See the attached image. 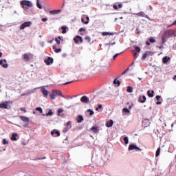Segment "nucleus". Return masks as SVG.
<instances>
[{"mask_svg": "<svg viewBox=\"0 0 176 176\" xmlns=\"http://www.w3.org/2000/svg\"><path fill=\"white\" fill-rule=\"evenodd\" d=\"M21 5L22 6L23 9H25V6H28V8H32V3L28 0L21 1Z\"/></svg>", "mask_w": 176, "mask_h": 176, "instance_id": "obj_2", "label": "nucleus"}, {"mask_svg": "<svg viewBox=\"0 0 176 176\" xmlns=\"http://www.w3.org/2000/svg\"><path fill=\"white\" fill-rule=\"evenodd\" d=\"M69 83H74V80L66 82L63 83V85H69Z\"/></svg>", "mask_w": 176, "mask_h": 176, "instance_id": "obj_51", "label": "nucleus"}, {"mask_svg": "<svg viewBox=\"0 0 176 176\" xmlns=\"http://www.w3.org/2000/svg\"><path fill=\"white\" fill-rule=\"evenodd\" d=\"M147 96L150 97V98H152L153 97H155V91L153 90H148L147 91Z\"/></svg>", "mask_w": 176, "mask_h": 176, "instance_id": "obj_20", "label": "nucleus"}, {"mask_svg": "<svg viewBox=\"0 0 176 176\" xmlns=\"http://www.w3.org/2000/svg\"><path fill=\"white\" fill-rule=\"evenodd\" d=\"M113 45H116V43H106L105 46H113Z\"/></svg>", "mask_w": 176, "mask_h": 176, "instance_id": "obj_46", "label": "nucleus"}, {"mask_svg": "<svg viewBox=\"0 0 176 176\" xmlns=\"http://www.w3.org/2000/svg\"><path fill=\"white\" fill-rule=\"evenodd\" d=\"M82 31H86V29H85V28H80L79 29V32H82Z\"/></svg>", "mask_w": 176, "mask_h": 176, "instance_id": "obj_54", "label": "nucleus"}, {"mask_svg": "<svg viewBox=\"0 0 176 176\" xmlns=\"http://www.w3.org/2000/svg\"><path fill=\"white\" fill-rule=\"evenodd\" d=\"M74 41L75 42V43H83V38H82V36H79V35H76L74 38Z\"/></svg>", "mask_w": 176, "mask_h": 176, "instance_id": "obj_11", "label": "nucleus"}, {"mask_svg": "<svg viewBox=\"0 0 176 176\" xmlns=\"http://www.w3.org/2000/svg\"><path fill=\"white\" fill-rule=\"evenodd\" d=\"M81 21H82V23H83V24H85V23H86V21H85V18H82Z\"/></svg>", "mask_w": 176, "mask_h": 176, "instance_id": "obj_61", "label": "nucleus"}, {"mask_svg": "<svg viewBox=\"0 0 176 176\" xmlns=\"http://www.w3.org/2000/svg\"><path fill=\"white\" fill-rule=\"evenodd\" d=\"M91 131H93L94 133V134H97L100 131V127H98L96 125H94L91 128Z\"/></svg>", "mask_w": 176, "mask_h": 176, "instance_id": "obj_15", "label": "nucleus"}, {"mask_svg": "<svg viewBox=\"0 0 176 176\" xmlns=\"http://www.w3.org/2000/svg\"><path fill=\"white\" fill-rule=\"evenodd\" d=\"M148 41L151 43H155V42H156V39L153 37H150L149 39H148Z\"/></svg>", "mask_w": 176, "mask_h": 176, "instance_id": "obj_36", "label": "nucleus"}, {"mask_svg": "<svg viewBox=\"0 0 176 176\" xmlns=\"http://www.w3.org/2000/svg\"><path fill=\"white\" fill-rule=\"evenodd\" d=\"M32 24V22L31 21L24 22L20 25V30H24L25 28H27V27H31Z\"/></svg>", "mask_w": 176, "mask_h": 176, "instance_id": "obj_9", "label": "nucleus"}, {"mask_svg": "<svg viewBox=\"0 0 176 176\" xmlns=\"http://www.w3.org/2000/svg\"><path fill=\"white\" fill-rule=\"evenodd\" d=\"M52 49L55 52V53H60V52H61V48H57L56 45H53Z\"/></svg>", "mask_w": 176, "mask_h": 176, "instance_id": "obj_28", "label": "nucleus"}, {"mask_svg": "<svg viewBox=\"0 0 176 176\" xmlns=\"http://www.w3.org/2000/svg\"><path fill=\"white\" fill-rule=\"evenodd\" d=\"M23 58L28 61V60H30V56H28L27 54H24Z\"/></svg>", "mask_w": 176, "mask_h": 176, "instance_id": "obj_42", "label": "nucleus"}, {"mask_svg": "<svg viewBox=\"0 0 176 176\" xmlns=\"http://www.w3.org/2000/svg\"><path fill=\"white\" fill-rule=\"evenodd\" d=\"M36 7L38 9H42V5H41V1L39 0H36Z\"/></svg>", "mask_w": 176, "mask_h": 176, "instance_id": "obj_35", "label": "nucleus"}, {"mask_svg": "<svg viewBox=\"0 0 176 176\" xmlns=\"http://www.w3.org/2000/svg\"><path fill=\"white\" fill-rule=\"evenodd\" d=\"M170 60H171V58H170V56H164L162 58V63L163 64H167V63H168V61H170Z\"/></svg>", "mask_w": 176, "mask_h": 176, "instance_id": "obj_18", "label": "nucleus"}, {"mask_svg": "<svg viewBox=\"0 0 176 176\" xmlns=\"http://www.w3.org/2000/svg\"><path fill=\"white\" fill-rule=\"evenodd\" d=\"M138 28L135 30V34H140V31L138 30Z\"/></svg>", "mask_w": 176, "mask_h": 176, "instance_id": "obj_63", "label": "nucleus"}, {"mask_svg": "<svg viewBox=\"0 0 176 176\" xmlns=\"http://www.w3.org/2000/svg\"><path fill=\"white\" fill-rule=\"evenodd\" d=\"M9 144V142L6 139H3V145H6Z\"/></svg>", "mask_w": 176, "mask_h": 176, "instance_id": "obj_47", "label": "nucleus"}, {"mask_svg": "<svg viewBox=\"0 0 176 176\" xmlns=\"http://www.w3.org/2000/svg\"><path fill=\"white\" fill-rule=\"evenodd\" d=\"M21 111L25 113L27 112V110L25 109V108H21Z\"/></svg>", "mask_w": 176, "mask_h": 176, "instance_id": "obj_59", "label": "nucleus"}, {"mask_svg": "<svg viewBox=\"0 0 176 176\" xmlns=\"http://www.w3.org/2000/svg\"><path fill=\"white\" fill-rule=\"evenodd\" d=\"M134 49H135V51H133V57L134 58H138L141 52V48L138 45H134Z\"/></svg>", "mask_w": 176, "mask_h": 176, "instance_id": "obj_5", "label": "nucleus"}, {"mask_svg": "<svg viewBox=\"0 0 176 176\" xmlns=\"http://www.w3.org/2000/svg\"><path fill=\"white\" fill-rule=\"evenodd\" d=\"M115 33L109 32H103L102 35L103 36H107V35H114Z\"/></svg>", "mask_w": 176, "mask_h": 176, "instance_id": "obj_29", "label": "nucleus"}, {"mask_svg": "<svg viewBox=\"0 0 176 176\" xmlns=\"http://www.w3.org/2000/svg\"><path fill=\"white\" fill-rule=\"evenodd\" d=\"M64 112V110L63 109H58V116H61V113H63Z\"/></svg>", "mask_w": 176, "mask_h": 176, "instance_id": "obj_37", "label": "nucleus"}, {"mask_svg": "<svg viewBox=\"0 0 176 176\" xmlns=\"http://www.w3.org/2000/svg\"><path fill=\"white\" fill-rule=\"evenodd\" d=\"M146 46H151V43L149 41H146Z\"/></svg>", "mask_w": 176, "mask_h": 176, "instance_id": "obj_58", "label": "nucleus"}, {"mask_svg": "<svg viewBox=\"0 0 176 176\" xmlns=\"http://www.w3.org/2000/svg\"><path fill=\"white\" fill-rule=\"evenodd\" d=\"M41 93L43 94V97L47 98V96H49V91H47V89H45V87H43L41 89Z\"/></svg>", "mask_w": 176, "mask_h": 176, "instance_id": "obj_16", "label": "nucleus"}, {"mask_svg": "<svg viewBox=\"0 0 176 176\" xmlns=\"http://www.w3.org/2000/svg\"><path fill=\"white\" fill-rule=\"evenodd\" d=\"M113 8L115 9V10H118V5L113 4Z\"/></svg>", "mask_w": 176, "mask_h": 176, "instance_id": "obj_53", "label": "nucleus"}, {"mask_svg": "<svg viewBox=\"0 0 176 176\" xmlns=\"http://www.w3.org/2000/svg\"><path fill=\"white\" fill-rule=\"evenodd\" d=\"M32 93H34V91L30 90V91H28V92H26V94H27V96H28L29 94H32Z\"/></svg>", "mask_w": 176, "mask_h": 176, "instance_id": "obj_50", "label": "nucleus"}, {"mask_svg": "<svg viewBox=\"0 0 176 176\" xmlns=\"http://www.w3.org/2000/svg\"><path fill=\"white\" fill-rule=\"evenodd\" d=\"M51 135H52V137H60V135H61V133H60V131L57 129H54L51 131Z\"/></svg>", "mask_w": 176, "mask_h": 176, "instance_id": "obj_12", "label": "nucleus"}, {"mask_svg": "<svg viewBox=\"0 0 176 176\" xmlns=\"http://www.w3.org/2000/svg\"><path fill=\"white\" fill-rule=\"evenodd\" d=\"M148 56H153V52L151 51H146L145 53L142 54L141 60L144 61L148 57Z\"/></svg>", "mask_w": 176, "mask_h": 176, "instance_id": "obj_8", "label": "nucleus"}, {"mask_svg": "<svg viewBox=\"0 0 176 176\" xmlns=\"http://www.w3.org/2000/svg\"><path fill=\"white\" fill-rule=\"evenodd\" d=\"M164 35L165 36H166V38H170V36H173V35H174V36H175V31L170 30H166L165 31Z\"/></svg>", "mask_w": 176, "mask_h": 176, "instance_id": "obj_6", "label": "nucleus"}, {"mask_svg": "<svg viewBox=\"0 0 176 176\" xmlns=\"http://www.w3.org/2000/svg\"><path fill=\"white\" fill-rule=\"evenodd\" d=\"M123 141H124V144H125L126 145H127V144H129V137L124 136V137L123 138Z\"/></svg>", "mask_w": 176, "mask_h": 176, "instance_id": "obj_33", "label": "nucleus"}, {"mask_svg": "<svg viewBox=\"0 0 176 176\" xmlns=\"http://www.w3.org/2000/svg\"><path fill=\"white\" fill-rule=\"evenodd\" d=\"M85 24H88L89 22L90 21V18H89V16H86L85 17Z\"/></svg>", "mask_w": 176, "mask_h": 176, "instance_id": "obj_44", "label": "nucleus"}, {"mask_svg": "<svg viewBox=\"0 0 176 176\" xmlns=\"http://www.w3.org/2000/svg\"><path fill=\"white\" fill-rule=\"evenodd\" d=\"M9 101H5L4 102L0 103V108L3 109H10V106H9Z\"/></svg>", "mask_w": 176, "mask_h": 176, "instance_id": "obj_7", "label": "nucleus"}, {"mask_svg": "<svg viewBox=\"0 0 176 176\" xmlns=\"http://www.w3.org/2000/svg\"><path fill=\"white\" fill-rule=\"evenodd\" d=\"M133 105H134L133 104L129 105V110L131 109V108H133Z\"/></svg>", "mask_w": 176, "mask_h": 176, "instance_id": "obj_62", "label": "nucleus"}, {"mask_svg": "<svg viewBox=\"0 0 176 176\" xmlns=\"http://www.w3.org/2000/svg\"><path fill=\"white\" fill-rule=\"evenodd\" d=\"M45 159H46V157H40V158L37 159V160H43Z\"/></svg>", "mask_w": 176, "mask_h": 176, "instance_id": "obj_60", "label": "nucleus"}, {"mask_svg": "<svg viewBox=\"0 0 176 176\" xmlns=\"http://www.w3.org/2000/svg\"><path fill=\"white\" fill-rule=\"evenodd\" d=\"M156 47H158L159 49H160V50H162V49H163V44H162L160 46H157Z\"/></svg>", "mask_w": 176, "mask_h": 176, "instance_id": "obj_57", "label": "nucleus"}, {"mask_svg": "<svg viewBox=\"0 0 176 176\" xmlns=\"http://www.w3.org/2000/svg\"><path fill=\"white\" fill-rule=\"evenodd\" d=\"M80 101L83 102V104H88V102L90 101V98L86 96H83L80 98Z\"/></svg>", "mask_w": 176, "mask_h": 176, "instance_id": "obj_13", "label": "nucleus"}, {"mask_svg": "<svg viewBox=\"0 0 176 176\" xmlns=\"http://www.w3.org/2000/svg\"><path fill=\"white\" fill-rule=\"evenodd\" d=\"M70 128H69L68 126H66L64 129H63V133H67L68 131V130H69Z\"/></svg>", "mask_w": 176, "mask_h": 176, "instance_id": "obj_49", "label": "nucleus"}, {"mask_svg": "<svg viewBox=\"0 0 176 176\" xmlns=\"http://www.w3.org/2000/svg\"><path fill=\"white\" fill-rule=\"evenodd\" d=\"M66 125H67L66 127H68L69 129H71V127H72V126H71V121H68V122L66 123Z\"/></svg>", "mask_w": 176, "mask_h": 176, "instance_id": "obj_43", "label": "nucleus"}, {"mask_svg": "<svg viewBox=\"0 0 176 176\" xmlns=\"http://www.w3.org/2000/svg\"><path fill=\"white\" fill-rule=\"evenodd\" d=\"M55 41L56 42L57 45H60V40H58V38H55Z\"/></svg>", "mask_w": 176, "mask_h": 176, "instance_id": "obj_52", "label": "nucleus"}, {"mask_svg": "<svg viewBox=\"0 0 176 176\" xmlns=\"http://www.w3.org/2000/svg\"><path fill=\"white\" fill-rule=\"evenodd\" d=\"M54 62V60L53 58L48 56L47 58L44 60V63L46 64V65H52L53 63Z\"/></svg>", "mask_w": 176, "mask_h": 176, "instance_id": "obj_10", "label": "nucleus"}, {"mask_svg": "<svg viewBox=\"0 0 176 176\" xmlns=\"http://www.w3.org/2000/svg\"><path fill=\"white\" fill-rule=\"evenodd\" d=\"M58 96L63 97V98H65V97L64 96V95H63V92L61 91H58L56 89H53L52 93L50 94L51 100H56V97H58Z\"/></svg>", "mask_w": 176, "mask_h": 176, "instance_id": "obj_1", "label": "nucleus"}, {"mask_svg": "<svg viewBox=\"0 0 176 176\" xmlns=\"http://www.w3.org/2000/svg\"><path fill=\"white\" fill-rule=\"evenodd\" d=\"M106 127H112V126H113V120H109V121H107L105 124Z\"/></svg>", "mask_w": 176, "mask_h": 176, "instance_id": "obj_21", "label": "nucleus"}, {"mask_svg": "<svg viewBox=\"0 0 176 176\" xmlns=\"http://www.w3.org/2000/svg\"><path fill=\"white\" fill-rule=\"evenodd\" d=\"M19 118L21 120H22V122L25 123V125L23 126V127H28V124L30 123V118L24 116H20Z\"/></svg>", "mask_w": 176, "mask_h": 176, "instance_id": "obj_3", "label": "nucleus"}, {"mask_svg": "<svg viewBox=\"0 0 176 176\" xmlns=\"http://www.w3.org/2000/svg\"><path fill=\"white\" fill-rule=\"evenodd\" d=\"M122 111L124 112V113H130V110L127 109V107L123 108Z\"/></svg>", "mask_w": 176, "mask_h": 176, "instance_id": "obj_39", "label": "nucleus"}, {"mask_svg": "<svg viewBox=\"0 0 176 176\" xmlns=\"http://www.w3.org/2000/svg\"><path fill=\"white\" fill-rule=\"evenodd\" d=\"M61 12V10H54L50 11V14H58Z\"/></svg>", "mask_w": 176, "mask_h": 176, "instance_id": "obj_26", "label": "nucleus"}, {"mask_svg": "<svg viewBox=\"0 0 176 176\" xmlns=\"http://www.w3.org/2000/svg\"><path fill=\"white\" fill-rule=\"evenodd\" d=\"M120 54H122V53H117V54H114L113 56V59L115 60L116 58V57H118V56H120Z\"/></svg>", "mask_w": 176, "mask_h": 176, "instance_id": "obj_45", "label": "nucleus"}, {"mask_svg": "<svg viewBox=\"0 0 176 176\" xmlns=\"http://www.w3.org/2000/svg\"><path fill=\"white\" fill-rule=\"evenodd\" d=\"M8 61L6 60V59H1L0 60V65L3 67V68H8V67H9V65L7 64Z\"/></svg>", "mask_w": 176, "mask_h": 176, "instance_id": "obj_14", "label": "nucleus"}, {"mask_svg": "<svg viewBox=\"0 0 176 176\" xmlns=\"http://www.w3.org/2000/svg\"><path fill=\"white\" fill-rule=\"evenodd\" d=\"M36 111H38L40 113H43V110L42 109V107H36Z\"/></svg>", "mask_w": 176, "mask_h": 176, "instance_id": "obj_41", "label": "nucleus"}, {"mask_svg": "<svg viewBox=\"0 0 176 176\" xmlns=\"http://www.w3.org/2000/svg\"><path fill=\"white\" fill-rule=\"evenodd\" d=\"M83 120H85V118H83V116H82V115H78V116L76 117L77 123H82V122H83Z\"/></svg>", "mask_w": 176, "mask_h": 176, "instance_id": "obj_19", "label": "nucleus"}, {"mask_svg": "<svg viewBox=\"0 0 176 176\" xmlns=\"http://www.w3.org/2000/svg\"><path fill=\"white\" fill-rule=\"evenodd\" d=\"M19 134L14 133L12 134L11 136V140L12 141H17V137H18Z\"/></svg>", "mask_w": 176, "mask_h": 176, "instance_id": "obj_24", "label": "nucleus"}, {"mask_svg": "<svg viewBox=\"0 0 176 176\" xmlns=\"http://www.w3.org/2000/svg\"><path fill=\"white\" fill-rule=\"evenodd\" d=\"M160 155V147H159L157 151H156V153H155V157H159V155Z\"/></svg>", "mask_w": 176, "mask_h": 176, "instance_id": "obj_38", "label": "nucleus"}, {"mask_svg": "<svg viewBox=\"0 0 176 176\" xmlns=\"http://www.w3.org/2000/svg\"><path fill=\"white\" fill-rule=\"evenodd\" d=\"M54 113H53V111L52 109H49L48 112L47 113H43V116H52V115Z\"/></svg>", "mask_w": 176, "mask_h": 176, "instance_id": "obj_25", "label": "nucleus"}, {"mask_svg": "<svg viewBox=\"0 0 176 176\" xmlns=\"http://www.w3.org/2000/svg\"><path fill=\"white\" fill-rule=\"evenodd\" d=\"M85 41H87L88 43H90V45H91V43H93V41L91 42V38H90V36H87L85 38Z\"/></svg>", "mask_w": 176, "mask_h": 176, "instance_id": "obj_30", "label": "nucleus"}, {"mask_svg": "<svg viewBox=\"0 0 176 176\" xmlns=\"http://www.w3.org/2000/svg\"><path fill=\"white\" fill-rule=\"evenodd\" d=\"M41 21H43L44 23H45V21H47V18L41 19Z\"/></svg>", "mask_w": 176, "mask_h": 176, "instance_id": "obj_56", "label": "nucleus"}, {"mask_svg": "<svg viewBox=\"0 0 176 176\" xmlns=\"http://www.w3.org/2000/svg\"><path fill=\"white\" fill-rule=\"evenodd\" d=\"M144 17L146 18V19H147L148 20H149L150 21H152V19H151L150 18H149V16H148V15H145L144 16Z\"/></svg>", "mask_w": 176, "mask_h": 176, "instance_id": "obj_55", "label": "nucleus"}, {"mask_svg": "<svg viewBox=\"0 0 176 176\" xmlns=\"http://www.w3.org/2000/svg\"><path fill=\"white\" fill-rule=\"evenodd\" d=\"M134 16H138L139 17H145V16H146V14H145V12L141 11L138 13H134L133 14Z\"/></svg>", "mask_w": 176, "mask_h": 176, "instance_id": "obj_23", "label": "nucleus"}, {"mask_svg": "<svg viewBox=\"0 0 176 176\" xmlns=\"http://www.w3.org/2000/svg\"><path fill=\"white\" fill-rule=\"evenodd\" d=\"M123 7V5L122 3L118 4V8H121Z\"/></svg>", "mask_w": 176, "mask_h": 176, "instance_id": "obj_64", "label": "nucleus"}, {"mask_svg": "<svg viewBox=\"0 0 176 176\" xmlns=\"http://www.w3.org/2000/svg\"><path fill=\"white\" fill-rule=\"evenodd\" d=\"M155 98L157 100V105H160V104H162V101H160L162 99V96L160 95H157L155 96Z\"/></svg>", "mask_w": 176, "mask_h": 176, "instance_id": "obj_22", "label": "nucleus"}, {"mask_svg": "<svg viewBox=\"0 0 176 176\" xmlns=\"http://www.w3.org/2000/svg\"><path fill=\"white\" fill-rule=\"evenodd\" d=\"M139 102L144 104L146 101V96L145 95L140 96L138 99Z\"/></svg>", "mask_w": 176, "mask_h": 176, "instance_id": "obj_17", "label": "nucleus"}, {"mask_svg": "<svg viewBox=\"0 0 176 176\" xmlns=\"http://www.w3.org/2000/svg\"><path fill=\"white\" fill-rule=\"evenodd\" d=\"M126 91H127V93H133V87L128 86L126 87Z\"/></svg>", "mask_w": 176, "mask_h": 176, "instance_id": "obj_31", "label": "nucleus"}, {"mask_svg": "<svg viewBox=\"0 0 176 176\" xmlns=\"http://www.w3.org/2000/svg\"><path fill=\"white\" fill-rule=\"evenodd\" d=\"M113 85H115V86H117L118 87V86H120V81L119 80H118V78H115L113 81Z\"/></svg>", "mask_w": 176, "mask_h": 176, "instance_id": "obj_27", "label": "nucleus"}, {"mask_svg": "<svg viewBox=\"0 0 176 176\" xmlns=\"http://www.w3.org/2000/svg\"><path fill=\"white\" fill-rule=\"evenodd\" d=\"M87 112H89V116H93L94 113V111H93L92 109H87Z\"/></svg>", "mask_w": 176, "mask_h": 176, "instance_id": "obj_40", "label": "nucleus"}, {"mask_svg": "<svg viewBox=\"0 0 176 176\" xmlns=\"http://www.w3.org/2000/svg\"><path fill=\"white\" fill-rule=\"evenodd\" d=\"M102 108V104H98V107L96 108V111H98Z\"/></svg>", "mask_w": 176, "mask_h": 176, "instance_id": "obj_48", "label": "nucleus"}, {"mask_svg": "<svg viewBox=\"0 0 176 176\" xmlns=\"http://www.w3.org/2000/svg\"><path fill=\"white\" fill-rule=\"evenodd\" d=\"M62 34H67V26H62Z\"/></svg>", "mask_w": 176, "mask_h": 176, "instance_id": "obj_34", "label": "nucleus"}, {"mask_svg": "<svg viewBox=\"0 0 176 176\" xmlns=\"http://www.w3.org/2000/svg\"><path fill=\"white\" fill-rule=\"evenodd\" d=\"M129 151H135L136 152H141V151H142V149H141L140 147L137 146V145H135V144H131L129 146L128 148Z\"/></svg>", "mask_w": 176, "mask_h": 176, "instance_id": "obj_4", "label": "nucleus"}, {"mask_svg": "<svg viewBox=\"0 0 176 176\" xmlns=\"http://www.w3.org/2000/svg\"><path fill=\"white\" fill-rule=\"evenodd\" d=\"M166 38H167V36H166L164 34L162 36V45H164V43L167 42V40H166Z\"/></svg>", "mask_w": 176, "mask_h": 176, "instance_id": "obj_32", "label": "nucleus"}]
</instances>
